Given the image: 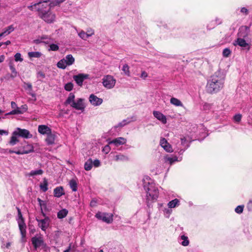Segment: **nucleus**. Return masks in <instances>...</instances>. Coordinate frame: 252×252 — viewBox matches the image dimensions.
Here are the masks:
<instances>
[{
  "label": "nucleus",
  "instance_id": "f3484780",
  "mask_svg": "<svg viewBox=\"0 0 252 252\" xmlns=\"http://www.w3.org/2000/svg\"><path fill=\"white\" fill-rule=\"evenodd\" d=\"M153 115L156 118L160 121L162 124H165L167 123V119L166 116L161 112L158 111H154Z\"/></svg>",
  "mask_w": 252,
  "mask_h": 252
},
{
  "label": "nucleus",
  "instance_id": "423d86ee",
  "mask_svg": "<svg viewBox=\"0 0 252 252\" xmlns=\"http://www.w3.org/2000/svg\"><path fill=\"white\" fill-rule=\"evenodd\" d=\"M51 8H48V10L41 14L39 18L48 24L54 23L56 20V14L51 11Z\"/></svg>",
  "mask_w": 252,
  "mask_h": 252
},
{
  "label": "nucleus",
  "instance_id": "6e6552de",
  "mask_svg": "<svg viewBox=\"0 0 252 252\" xmlns=\"http://www.w3.org/2000/svg\"><path fill=\"white\" fill-rule=\"evenodd\" d=\"M102 84L105 88L111 89L115 86L116 80L111 75H106L102 79Z\"/></svg>",
  "mask_w": 252,
  "mask_h": 252
},
{
  "label": "nucleus",
  "instance_id": "a211bd4d",
  "mask_svg": "<svg viewBox=\"0 0 252 252\" xmlns=\"http://www.w3.org/2000/svg\"><path fill=\"white\" fill-rule=\"evenodd\" d=\"M38 131L42 135L50 134L51 132V129L46 125H39L38 127Z\"/></svg>",
  "mask_w": 252,
  "mask_h": 252
},
{
  "label": "nucleus",
  "instance_id": "9d476101",
  "mask_svg": "<svg viewBox=\"0 0 252 252\" xmlns=\"http://www.w3.org/2000/svg\"><path fill=\"white\" fill-rule=\"evenodd\" d=\"M15 131L17 132V134H18L19 137H21L26 139L31 138L32 137V135L26 129L17 127Z\"/></svg>",
  "mask_w": 252,
  "mask_h": 252
},
{
  "label": "nucleus",
  "instance_id": "b1692460",
  "mask_svg": "<svg viewBox=\"0 0 252 252\" xmlns=\"http://www.w3.org/2000/svg\"><path fill=\"white\" fill-rule=\"evenodd\" d=\"M18 224L21 235L22 237H24L26 235V231L25 229L26 226L24 222L23 219H21L19 220L18 221Z\"/></svg>",
  "mask_w": 252,
  "mask_h": 252
},
{
  "label": "nucleus",
  "instance_id": "4c0bfd02",
  "mask_svg": "<svg viewBox=\"0 0 252 252\" xmlns=\"http://www.w3.org/2000/svg\"><path fill=\"white\" fill-rule=\"evenodd\" d=\"M78 35L81 39L85 40L88 38L86 34V32H85L83 30H81L80 32H79Z\"/></svg>",
  "mask_w": 252,
  "mask_h": 252
},
{
  "label": "nucleus",
  "instance_id": "5fc2aeb1",
  "mask_svg": "<svg viewBox=\"0 0 252 252\" xmlns=\"http://www.w3.org/2000/svg\"><path fill=\"white\" fill-rule=\"evenodd\" d=\"M9 133V132L8 130H3V129H0V135H7Z\"/></svg>",
  "mask_w": 252,
  "mask_h": 252
},
{
  "label": "nucleus",
  "instance_id": "4468645a",
  "mask_svg": "<svg viewBox=\"0 0 252 252\" xmlns=\"http://www.w3.org/2000/svg\"><path fill=\"white\" fill-rule=\"evenodd\" d=\"M126 141L127 140L126 138L122 137H120L108 141V144L110 145L113 144L115 146L118 147L119 146L125 144Z\"/></svg>",
  "mask_w": 252,
  "mask_h": 252
},
{
  "label": "nucleus",
  "instance_id": "aec40b11",
  "mask_svg": "<svg viewBox=\"0 0 252 252\" xmlns=\"http://www.w3.org/2000/svg\"><path fill=\"white\" fill-rule=\"evenodd\" d=\"M18 137L19 136L18 135V134H17V132L15 130L13 131L12 133V136L9 142V144L11 146L15 145L19 141Z\"/></svg>",
  "mask_w": 252,
  "mask_h": 252
},
{
  "label": "nucleus",
  "instance_id": "6ab92c4d",
  "mask_svg": "<svg viewBox=\"0 0 252 252\" xmlns=\"http://www.w3.org/2000/svg\"><path fill=\"white\" fill-rule=\"evenodd\" d=\"M27 148H28L26 150L20 149L18 151H16L14 152V153L17 155H24L29 154L30 153L32 152L33 151V148L32 146L31 145L27 144Z\"/></svg>",
  "mask_w": 252,
  "mask_h": 252
},
{
  "label": "nucleus",
  "instance_id": "cd10ccee",
  "mask_svg": "<svg viewBox=\"0 0 252 252\" xmlns=\"http://www.w3.org/2000/svg\"><path fill=\"white\" fill-rule=\"evenodd\" d=\"M93 167V160L92 158H89L84 164V169L86 171H90Z\"/></svg>",
  "mask_w": 252,
  "mask_h": 252
},
{
  "label": "nucleus",
  "instance_id": "37998d69",
  "mask_svg": "<svg viewBox=\"0 0 252 252\" xmlns=\"http://www.w3.org/2000/svg\"><path fill=\"white\" fill-rule=\"evenodd\" d=\"M10 69L11 71V77H12V78H14L15 77L17 76V72L16 71V69L15 68V67L12 66V65H10Z\"/></svg>",
  "mask_w": 252,
  "mask_h": 252
},
{
  "label": "nucleus",
  "instance_id": "09e8293b",
  "mask_svg": "<svg viewBox=\"0 0 252 252\" xmlns=\"http://www.w3.org/2000/svg\"><path fill=\"white\" fill-rule=\"evenodd\" d=\"M93 165L95 167H98L100 166V161L99 160L96 159L94 161H93Z\"/></svg>",
  "mask_w": 252,
  "mask_h": 252
},
{
  "label": "nucleus",
  "instance_id": "13d9d810",
  "mask_svg": "<svg viewBox=\"0 0 252 252\" xmlns=\"http://www.w3.org/2000/svg\"><path fill=\"white\" fill-rule=\"evenodd\" d=\"M181 144L184 146H186L187 145V140L185 137L181 138Z\"/></svg>",
  "mask_w": 252,
  "mask_h": 252
},
{
  "label": "nucleus",
  "instance_id": "c03bdc74",
  "mask_svg": "<svg viewBox=\"0 0 252 252\" xmlns=\"http://www.w3.org/2000/svg\"><path fill=\"white\" fill-rule=\"evenodd\" d=\"M86 33L88 37L89 38V37L92 36L94 34V31L93 29L91 28H89L87 30Z\"/></svg>",
  "mask_w": 252,
  "mask_h": 252
},
{
  "label": "nucleus",
  "instance_id": "4be33fe9",
  "mask_svg": "<svg viewBox=\"0 0 252 252\" xmlns=\"http://www.w3.org/2000/svg\"><path fill=\"white\" fill-rule=\"evenodd\" d=\"M54 194L55 197L58 198L60 197L63 195L64 194L63 187L60 186L54 189Z\"/></svg>",
  "mask_w": 252,
  "mask_h": 252
},
{
  "label": "nucleus",
  "instance_id": "ddd939ff",
  "mask_svg": "<svg viewBox=\"0 0 252 252\" xmlns=\"http://www.w3.org/2000/svg\"><path fill=\"white\" fill-rule=\"evenodd\" d=\"M89 75L85 74H79L77 75H74L73 78L77 85L82 86L84 80L88 78Z\"/></svg>",
  "mask_w": 252,
  "mask_h": 252
},
{
  "label": "nucleus",
  "instance_id": "0e129e2a",
  "mask_svg": "<svg viewBox=\"0 0 252 252\" xmlns=\"http://www.w3.org/2000/svg\"><path fill=\"white\" fill-rule=\"evenodd\" d=\"M96 205V201L95 200H92L90 202V206L91 207H95Z\"/></svg>",
  "mask_w": 252,
  "mask_h": 252
},
{
  "label": "nucleus",
  "instance_id": "f8f14e48",
  "mask_svg": "<svg viewBox=\"0 0 252 252\" xmlns=\"http://www.w3.org/2000/svg\"><path fill=\"white\" fill-rule=\"evenodd\" d=\"M159 144L166 152L168 153H172L173 152V149L171 145L168 142L165 138H161L160 139Z\"/></svg>",
  "mask_w": 252,
  "mask_h": 252
},
{
  "label": "nucleus",
  "instance_id": "5701e85b",
  "mask_svg": "<svg viewBox=\"0 0 252 252\" xmlns=\"http://www.w3.org/2000/svg\"><path fill=\"white\" fill-rule=\"evenodd\" d=\"M56 135L55 134L53 133L52 132L47 135V137L45 139V141L47 144L49 145H53L55 143Z\"/></svg>",
  "mask_w": 252,
  "mask_h": 252
},
{
  "label": "nucleus",
  "instance_id": "7ed1b4c3",
  "mask_svg": "<svg viewBox=\"0 0 252 252\" xmlns=\"http://www.w3.org/2000/svg\"><path fill=\"white\" fill-rule=\"evenodd\" d=\"M84 99L78 98L75 101V95L73 93H70L65 103L70 105L72 107L78 110L83 111L85 108Z\"/></svg>",
  "mask_w": 252,
  "mask_h": 252
},
{
  "label": "nucleus",
  "instance_id": "412c9836",
  "mask_svg": "<svg viewBox=\"0 0 252 252\" xmlns=\"http://www.w3.org/2000/svg\"><path fill=\"white\" fill-rule=\"evenodd\" d=\"M234 45H239L242 47H246L249 45V44L246 42V40L241 38H238L236 40H235L234 43Z\"/></svg>",
  "mask_w": 252,
  "mask_h": 252
},
{
  "label": "nucleus",
  "instance_id": "9b49d317",
  "mask_svg": "<svg viewBox=\"0 0 252 252\" xmlns=\"http://www.w3.org/2000/svg\"><path fill=\"white\" fill-rule=\"evenodd\" d=\"M89 102L94 106L100 105L103 102V99L99 98L94 94H91L89 98Z\"/></svg>",
  "mask_w": 252,
  "mask_h": 252
},
{
  "label": "nucleus",
  "instance_id": "e433bc0d",
  "mask_svg": "<svg viewBox=\"0 0 252 252\" xmlns=\"http://www.w3.org/2000/svg\"><path fill=\"white\" fill-rule=\"evenodd\" d=\"M122 70L124 72L125 74L127 76H130L129 67L127 64H125L123 65Z\"/></svg>",
  "mask_w": 252,
  "mask_h": 252
},
{
  "label": "nucleus",
  "instance_id": "dca6fc26",
  "mask_svg": "<svg viewBox=\"0 0 252 252\" xmlns=\"http://www.w3.org/2000/svg\"><path fill=\"white\" fill-rule=\"evenodd\" d=\"M28 110L27 105H22L20 107H17L16 109H13L11 112L6 114V115H15L23 114Z\"/></svg>",
  "mask_w": 252,
  "mask_h": 252
},
{
  "label": "nucleus",
  "instance_id": "69168bd1",
  "mask_svg": "<svg viewBox=\"0 0 252 252\" xmlns=\"http://www.w3.org/2000/svg\"><path fill=\"white\" fill-rule=\"evenodd\" d=\"M11 107L14 109H16L18 107L16 103L14 101H12L11 102Z\"/></svg>",
  "mask_w": 252,
  "mask_h": 252
},
{
  "label": "nucleus",
  "instance_id": "3c124183",
  "mask_svg": "<svg viewBox=\"0 0 252 252\" xmlns=\"http://www.w3.org/2000/svg\"><path fill=\"white\" fill-rule=\"evenodd\" d=\"M110 151V147L109 145L105 146L103 149V151L105 152L106 154H108Z\"/></svg>",
  "mask_w": 252,
  "mask_h": 252
},
{
  "label": "nucleus",
  "instance_id": "2eb2a0df",
  "mask_svg": "<svg viewBox=\"0 0 252 252\" xmlns=\"http://www.w3.org/2000/svg\"><path fill=\"white\" fill-rule=\"evenodd\" d=\"M32 242L35 250L41 246L45 245L44 241L41 237H32Z\"/></svg>",
  "mask_w": 252,
  "mask_h": 252
},
{
  "label": "nucleus",
  "instance_id": "774afa93",
  "mask_svg": "<svg viewBox=\"0 0 252 252\" xmlns=\"http://www.w3.org/2000/svg\"><path fill=\"white\" fill-rule=\"evenodd\" d=\"M16 208L18 211V216H19V218L20 219V220L23 219L22 218V213H21L20 209L18 207H17Z\"/></svg>",
  "mask_w": 252,
  "mask_h": 252
},
{
  "label": "nucleus",
  "instance_id": "20e7f679",
  "mask_svg": "<svg viewBox=\"0 0 252 252\" xmlns=\"http://www.w3.org/2000/svg\"><path fill=\"white\" fill-rule=\"evenodd\" d=\"M144 188L147 192V200L148 201L156 200L158 196V190L156 185L154 183H148Z\"/></svg>",
  "mask_w": 252,
  "mask_h": 252
},
{
  "label": "nucleus",
  "instance_id": "680f3d73",
  "mask_svg": "<svg viewBox=\"0 0 252 252\" xmlns=\"http://www.w3.org/2000/svg\"><path fill=\"white\" fill-rule=\"evenodd\" d=\"M125 126V124H124L123 123V122L122 121L121 122H120L119 124H118L117 125L115 126L114 127V128H116L119 127H122L124 126Z\"/></svg>",
  "mask_w": 252,
  "mask_h": 252
},
{
  "label": "nucleus",
  "instance_id": "0eeeda50",
  "mask_svg": "<svg viewBox=\"0 0 252 252\" xmlns=\"http://www.w3.org/2000/svg\"><path fill=\"white\" fill-rule=\"evenodd\" d=\"M41 210L42 214L45 218L43 219H39L38 218H36V220L38 222L39 227H40L42 231H45L49 226L50 219L43 213L42 208Z\"/></svg>",
  "mask_w": 252,
  "mask_h": 252
},
{
  "label": "nucleus",
  "instance_id": "79ce46f5",
  "mask_svg": "<svg viewBox=\"0 0 252 252\" xmlns=\"http://www.w3.org/2000/svg\"><path fill=\"white\" fill-rule=\"evenodd\" d=\"M244 205H239L235 209V211L236 213L240 214L242 213L244 210Z\"/></svg>",
  "mask_w": 252,
  "mask_h": 252
},
{
  "label": "nucleus",
  "instance_id": "2f4dec72",
  "mask_svg": "<svg viewBox=\"0 0 252 252\" xmlns=\"http://www.w3.org/2000/svg\"><path fill=\"white\" fill-rule=\"evenodd\" d=\"M39 187L43 192L48 190V181L45 178L43 179V182L40 184Z\"/></svg>",
  "mask_w": 252,
  "mask_h": 252
},
{
  "label": "nucleus",
  "instance_id": "a878e982",
  "mask_svg": "<svg viewBox=\"0 0 252 252\" xmlns=\"http://www.w3.org/2000/svg\"><path fill=\"white\" fill-rule=\"evenodd\" d=\"M115 160L117 161H127L128 160V158L127 156H126V155L120 154L117 155L115 156Z\"/></svg>",
  "mask_w": 252,
  "mask_h": 252
},
{
  "label": "nucleus",
  "instance_id": "de8ad7c7",
  "mask_svg": "<svg viewBox=\"0 0 252 252\" xmlns=\"http://www.w3.org/2000/svg\"><path fill=\"white\" fill-rule=\"evenodd\" d=\"M59 49V46L55 44H52L50 45V50L52 51H57Z\"/></svg>",
  "mask_w": 252,
  "mask_h": 252
},
{
  "label": "nucleus",
  "instance_id": "f03ea898",
  "mask_svg": "<svg viewBox=\"0 0 252 252\" xmlns=\"http://www.w3.org/2000/svg\"><path fill=\"white\" fill-rule=\"evenodd\" d=\"M55 6L53 2H51L49 4L42 3L39 1L32 3L31 5L28 6V8L31 11L37 12L38 15L39 17L41 14L44 13L48 10V8H52Z\"/></svg>",
  "mask_w": 252,
  "mask_h": 252
},
{
  "label": "nucleus",
  "instance_id": "c756f323",
  "mask_svg": "<svg viewBox=\"0 0 252 252\" xmlns=\"http://www.w3.org/2000/svg\"><path fill=\"white\" fill-rule=\"evenodd\" d=\"M43 171L42 169H38L35 170H32L30 173H28L26 175L27 176H35L36 175H42Z\"/></svg>",
  "mask_w": 252,
  "mask_h": 252
},
{
  "label": "nucleus",
  "instance_id": "338daca9",
  "mask_svg": "<svg viewBox=\"0 0 252 252\" xmlns=\"http://www.w3.org/2000/svg\"><path fill=\"white\" fill-rule=\"evenodd\" d=\"M16 208L18 211V216H19V218L20 219V220L23 219L22 218V213H21L20 209L18 207H17Z\"/></svg>",
  "mask_w": 252,
  "mask_h": 252
},
{
  "label": "nucleus",
  "instance_id": "8fccbe9b",
  "mask_svg": "<svg viewBox=\"0 0 252 252\" xmlns=\"http://www.w3.org/2000/svg\"><path fill=\"white\" fill-rule=\"evenodd\" d=\"M240 11L241 13H243L244 14L247 15L249 13V10L246 7H242L241 8Z\"/></svg>",
  "mask_w": 252,
  "mask_h": 252
},
{
  "label": "nucleus",
  "instance_id": "864d4df0",
  "mask_svg": "<svg viewBox=\"0 0 252 252\" xmlns=\"http://www.w3.org/2000/svg\"><path fill=\"white\" fill-rule=\"evenodd\" d=\"M37 201L39 203V205L42 207V206H46V204L44 202V201H42L41 199L39 198H37Z\"/></svg>",
  "mask_w": 252,
  "mask_h": 252
},
{
  "label": "nucleus",
  "instance_id": "f704fd0d",
  "mask_svg": "<svg viewBox=\"0 0 252 252\" xmlns=\"http://www.w3.org/2000/svg\"><path fill=\"white\" fill-rule=\"evenodd\" d=\"M69 186L73 191H76L77 190V183L74 179H72L69 182Z\"/></svg>",
  "mask_w": 252,
  "mask_h": 252
},
{
  "label": "nucleus",
  "instance_id": "ea45409f",
  "mask_svg": "<svg viewBox=\"0 0 252 252\" xmlns=\"http://www.w3.org/2000/svg\"><path fill=\"white\" fill-rule=\"evenodd\" d=\"M231 51L229 48H225L222 52V55L224 57H228L231 54Z\"/></svg>",
  "mask_w": 252,
  "mask_h": 252
},
{
  "label": "nucleus",
  "instance_id": "7c9ffc66",
  "mask_svg": "<svg viewBox=\"0 0 252 252\" xmlns=\"http://www.w3.org/2000/svg\"><path fill=\"white\" fill-rule=\"evenodd\" d=\"M179 240H182V241L181 242V244L183 246H187L189 244V240L188 239V237L184 235H182L180 236Z\"/></svg>",
  "mask_w": 252,
  "mask_h": 252
},
{
  "label": "nucleus",
  "instance_id": "e2e57ef3",
  "mask_svg": "<svg viewBox=\"0 0 252 252\" xmlns=\"http://www.w3.org/2000/svg\"><path fill=\"white\" fill-rule=\"evenodd\" d=\"M131 121L130 120L129 118H127L126 119H125L123 121H122L123 123L125 124V125L129 124Z\"/></svg>",
  "mask_w": 252,
  "mask_h": 252
},
{
  "label": "nucleus",
  "instance_id": "a18cd8bd",
  "mask_svg": "<svg viewBox=\"0 0 252 252\" xmlns=\"http://www.w3.org/2000/svg\"><path fill=\"white\" fill-rule=\"evenodd\" d=\"M15 61L16 62H22L23 61V59L21 57V55L19 53H16L15 56Z\"/></svg>",
  "mask_w": 252,
  "mask_h": 252
},
{
  "label": "nucleus",
  "instance_id": "4d7b16f0",
  "mask_svg": "<svg viewBox=\"0 0 252 252\" xmlns=\"http://www.w3.org/2000/svg\"><path fill=\"white\" fill-rule=\"evenodd\" d=\"M45 75L44 73L41 71H39L37 73V77L41 78H44Z\"/></svg>",
  "mask_w": 252,
  "mask_h": 252
},
{
  "label": "nucleus",
  "instance_id": "6e6d98bb",
  "mask_svg": "<svg viewBox=\"0 0 252 252\" xmlns=\"http://www.w3.org/2000/svg\"><path fill=\"white\" fill-rule=\"evenodd\" d=\"M247 208L249 211H252V201H250L247 205Z\"/></svg>",
  "mask_w": 252,
  "mask_h": 252
},
{
  "label": "nucleus",
  "instance_id": "c85d7f7f",
  "mask_svg": "<svg viewBox=\"0 0 252 252\" xmlns=\"http://www.w3.org/2000/svg\"><path fill=\"white\" fill-rule=\"evenodd\" d=\"M170 103L176 106H183L182 102L177 98L171 97L170 100Z\"/></svg>",
  "mask_w": 252,
  "mask_h": 252
},
{
  "label": "nucleus",
  "instance_id": "bf43d9fd",
  "mask_svg": "<svg viewBox=\"0 0 252 252\" xmlns=\"http://www.w3.org/2000/svg\"><path fill=\"white\" fill-rule=\"evenodd\" d=\"M25 85H26L25 87L26 89H28L29 91H32V85L31 83H25Z\"/></svg>",
  "mask_w": 252,
  "mask_h": 252
},
{
  "label": "nucleus",
  "instance_id": "052dcab7",
  "mask_svg": "<svg viewBox=\"0 0 252 252\" xmlns=\"http://www.w3.org/2000/svg\"><path fill=\"white\" fill-rule=\"evenodd\" d=\"M65 0H55V2H53L55 4V6L59 5L60 3L63 2Z\"/></svg>",
  "mask_w": 252,
  "mask_h": 252
},
{
  "label": "nucleus",
  "instance_id": "f257e3e1",
  "mask_svg": "<svg viewBox=\"0 0 252 252\" xmlns=\"http://www.w3.org/2000/svg\"><path fill=\"white\" fill-rule=\"evenodd\" d=\"M224 75L220 71L215 72L207 81L206 90L208 93L215 94L219 92L224 85Z\"/></svg>",
  "mask_w": 252,
  "mask_h": 252
},
{
  "label": "nucleus",
  "instance_id": "58836bf2",
  "mask_svg": "<svg viewBox=\"0 0 252 252\" xmlns=\"http://www.w3.org/2000/svg\"><path fill=\"white\" fill-rule=\"evenodd\" d=\"M73 88V84L71 82H69L64 85V89L68 92L71 91Z\"/></svg>",
  "mask_w": 252,
  "mask_h": 252
},
{
  "label": "nucleus",
  "instance_id": "393cba45",
  "mask_svg": "<svg viewBox=\"0 0 252 252\" xmlns=\"http://www.w3.org/2000/svg\"><path fill=\"white\" fill-rule=\"evenodd\" d=\"M165 162L169 163L170 165L172 164L174 162L178 161V158L176 156L172 157L166 156L164 158Z\"/></svg>",
  "mask_w": 252,
  "mask_h": 252
},
{
  "label": "nucleus",
  "instance_id": "1a4fd4ad",
  "mask_svg": "<svg viewBox=\"0 0 252 252\" xmlns=\"http://www.w3.org/2000/svg\"><path fill=\"white\" fill-rule=\"evenodd\" d=\"M95 217L107 223H110L113 221V215L112 214L98 212L96 214Z\"/></svg>",
  "mask_w": 252,
  "mask_h": 252
},
{
  "label": "nucleus",
  "instance_id": "49530a36",
  "mask_svg": "<svg viewBox=\"0 0 252 252\" xmlns=\"http://www.w3.org/2000/svg\"><path fill=\"white\" fill-rule=\"evenodd\" d=\"M241 118H242V115L240 114L235 115L233 117V119H234V120L235 121V122H237V123H239V122H240Z\"/></svg>",
  "mask_w": 252,
  "mask_h": 252
},
{
  "label": "nucleus",
  "instance_id": "39448f33",
  "mask_svg": "<svg viewBox=\"0 0 252 252\" xmlns=\"http://www.w3.org/2000/svg\"><path fill=\"white\" fill-rule=\"evenodd\" d=\"M74 61L75 59L72 55L69 54L58 63L57 66L60 68L64 69L67 66H69L73 64Z\"/></svg>",
  "mask_w": 252,
  "mask_h": 252
},
{
  "label": "nucleus",
  "instance_id": "c9c22d12",
  "mask_svg": "<svg viewBox=\"0 0 252 252\" xmlns=\"http://www.w3.org/2000/svg\"><path fill=\"white\" fill-rule=\"evenodd\" d=\"M41 56V53L39 52H30L28 53V56L29 58H38Z\"/></svg>",
  "mask_w": 252,
  "mask_h": 252
},
{
  "label": "nucleus",
  "instance_id": "bb28decb",
  "mask_svg": "<svg viewBox=\"0 0 252 252\" xmlns=\"http://www.w3.org/2000/svg\"><path fill=\"white\" fill-rule=\"evenodd\" d=\"M180 201L178 199H173L169 201L168 203V207L169 208H174L179 205Z\"/></svg>",
  "mask_w": 252,
  "mask_h": 252
},
{
  "label": "nucleus",
  "instance_id": "603ef678",
  "mask_svg": "<svg viewBox=\"0 0 252 252\" xmlns=\"http://www.w3.org/2000/svg\"><path fill=\"white\" fill-rule=\"evenodd\" d=\"M147 73L145 71H142L140 75V77L143 79H145L147 77Z\"/></svg>",
  "mask_w": 252,
  "mask_h": 252
},
{
  "label": "nucleus",
  "instance_id": "a19ab883",
  "mask_svg": "<svg viewBox=\"0 0 252 252\" xmlns=\"http://www.w3.org/2000/svg\"><path fill=\"white\" fill-rule=\"evenodd\" d=\"M163 212L164 216L168 218L172 213V210L169 208H164Z\"/></svg>",
  "mask_w": 252,
  "mask_h": 252
},
{
  "label": "nucleus",
  "instance_id": "72a5a7b5",
  "mask_svg": "<svg viewBox=\"0 0 252 252\" xmlns=\"http://www.w3.org/2000/svg\"><path fill=\"white\" fill-rule=\"evenodd\" d=\"M67 213L68 211L67 210L65 209H62L58 213V218L59 219H63L67 216Z\"/></svg>",
  "mask_w": 252,
  "mask_h": 252
},
{
  "label": "nucleus",
  "instance_id": "473e14b6",
  "mask_svg": "<svg viewBox=\"0 0 252 252\" xmlns=\"http://www.w3.org/2000/svg\"><path fill=\"white\" fill-rule=\"evenodd\" d=\"M15 28L13 27V25H10L8 27H7L6 28L3 30V32H2L4 36L8 35L10 34L11 32L14 31Z\"/></svg>",
  "mask_w": 252,
  "mask_h": 252
}]
</instances>
